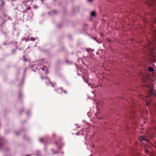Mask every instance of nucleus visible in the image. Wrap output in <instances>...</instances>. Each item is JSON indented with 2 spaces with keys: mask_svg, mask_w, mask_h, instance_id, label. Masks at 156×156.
I'll return each mask as SVG.
<instances>
[{
  "mask_svg": "<svg viewBox=\"0 0 156 156\" xmlns=\"http://www.w3.org/2000/svg\"><path fill=\"white\" fill-rule=\"evenodd\" d=\"M143 81H145L146 83L145 84L146 87L150 88L149 91L148 97L150 98V95L155 96L156 94V91L152 88V87L154 82V80L151 79H142Z\"/></svg>",
  "mask_w": 156,
  "mask_h": 156,
  "instance_id": "1",
  "label": "nucleus"
},
{
  "mask_svg": "<svg viewBox=\"0 0 156 156\" xmlns=\"http://www.w3.org/2000/svg\"><path fill=\"white\" fill-rule=\"evenodd\" d=\"M145 3L150 6H153L156 4V0H144Z\"/></svg>",
  "mask_w": 156,
  "mask_h": 156,
  "instance_id": "2",
  "label": "nucleus"
},
{
  "mask_svg": "<svg viewBox=\"0 0 156 156\" xmlns=\"http://www.w3.org/2000/svg\"><path fill=\"white\" fill-rule=\"evenodd\" d=\"M96 13L94 11H92L90 13V15L91 16H96Z\"/></svg>",
  "mask_w": 156,
  "mask_h": 156,
  "instance_id": "3",
  "label": "nucleus"
},
{
  "mask_svg": "<svg viewBox=\"0 0 156 156\" xmlns=\"http://www.w3.org/2000/svg\"><path fill=\"white\" fill-rule=\"evenodd\" d=\"M154 40H153V41L154 42H155V43H156V31H154Z\"/></svg>",
  "mask_w": 156,
  "mask_h": 156,
  "instance_id": "4",
  "label": "nucleus"
},
{
  "mask_svg": "<svg viewBox=\"0 0 156 156\" xmlns=\"http://www.w3.org/2000/svg\"><path fill=\"white\" fill-rule=\"evenodd\" d=\"M148 70L150 72H152L154 71V69L152 67H149L148 69Z\"/></svg>",
  "mask_w": 156,
  "mask_h": 156,
  "instance_id": "5",
  "label": "nucleus"
},
{
  "mask_svg": "<svg viewBox=\"0 0 156 156\" xmlns=\"http://www.w3.org/2000/svg\"><path fill=\"white\" fill-rule=\"evenodd\" d=\"M86 51L87 52H90L92 51V50L90 48H87L86 49Z\"/></svg>",
  "mask_w": 156,
  "mask_h": 156,
  "instance_id": "6",
  "label": "nucleus"
},
{
  "mask_svg": "<svg viewBox=\"0 0 156 156\" xmlns=\"http://www.w3.org/2000/svg\"><path fill=\"white\" fill-rule=\"evenodd\" d=\"M84 130V129H83L82 130H81L80 132V135H83L84 134V133L83 132V131Z\"/></svg>",
  "mask_w": 156,
  "mask_h": 156,
  "instance_id": "7",
  "label": "nucleus"
},
{
  "mask_svg": "<svg viewBox=\"0 0 156 156\" xmlns=\"http://www.w3.org/2000/svg\"><path fill=\"white\" fill-rule=\"evenodd\" d=\"M50 83H51V86L53 87H55V86L56 84L55 83L50 82Z\"/></svg>",
  "mask_w": 156,
  "mask_h": 156,
  "instance_id": "8",
  "label": "nucleus"
},
{
  "mask_svg": "<svg viewBox=\"0 0 156 156\" xmlns=\"http://www.w3.org/2000/svg\"><path fill=\"white\" fill-rule=\"evenodd\" d=\"M43 70H46V71H47V68L45 66H44L42 68Z\"/></svg>",
  "mask_w": 156,
  "mask_h": 156,
  "instance_id": "9",
  "label": "nucleus"
},
{
  "mask_svg": "<svg viewBox=\"0 0 156 156\" xmlns=\"http://www.w3.org/2000/svg\"><path fill=\"white\" fill-rule=\"evenodd\" d=\"M140 140H141V141H143L145 140L144 138V137H143L142 136L140 138Z\"/></svg>",
  "mask_w": 156,
  "mask_h": 156,
  "instance_id": "10",
  "label": "nucleus"
},
{
  "mask_svg": "<svg viewBox=\"0 0 156 156\" xmlns=\"http://www.w3.org/2000/svg\"><path fill=\"white\" fill-rule=\"evenodd\" d=\"M145 152L146 154L148 153L149 152V151L147 149L145 150Z\"/></svg>",
  "mask_w": 156,
  "mask_h": 156,
  "instance_id": "11",
  "label": "nucleus"
},
{
  "mask_svg": "<svg viewBox=\"0 0 156 156\" xmlns=\"http://www.w3.org/2000/svg\"><path fill=\"white\" fill-rule=\"evenodd\" d=\"M30 40L32 41H34L35 40V39L34 38L31 37L30 38Z\"/></svg>",
  "mask_w": 156,
  "mask_h": 156,
  "instance_id": "12",
  "label": "nucleus"
},
{
  "mask_svg": "<svg viewBox=\"0 0 156 156\" xmlns=\"http://www.w3.org/2000/svg\"><path fill=\"white\" fill-rule=\"evenodd\" d=\"M43 139L42 138H41L39 140L40 142H42L43 141Z\"/></svg>",
  "mask_w": 156,
  "mask_h": 156,
  "instance_id": "13",
  "label": "nucleus"
},
{
  "mask_svg": "<svg viewBox=\"0 0 156 156\" xmlns=\"http://www.w3.org/2000/svg\"><path fill=\"white\" fill-rule=\"evenodd\" d=\"M154 22L156 24V18H154Z\"/></svg>",
  "mask_w": 156,
  "mask_h": 156,
  "instance_id": "14",
  "label": "nucleus"
},
{
  "mask_svg": "<svg viewBox=\"0 0 156 156\" xmlns=\"http://www.w3.org/2000/svg\"><path fill=\"white\" fill-rule=\"evenodd\" d=\"M80 132H78L76 133V134L80 135Z\"/></svg>",
  "mask_w": 156,
  "mask_h": 156,
  "instance_id": "15",
  "label": "nucleus"
},
{
  "mask_svg": "<svg viewBox=\"0 0 156 156\" xmlns=\"http://www.w3.org/2000/svg\"><path fill=\"white\" fill-rule=\"evenodd\" d=\"M146 105L147 106L149 105V104L147 102H146Z\"/></svg>",
  "mask_w": 156,
  "mask_h": 156,
  "instance_id": "16",
  "label": "nucleus"
},
{
  "mask_svg": "<svg viewBox=\"0 0 156 156\" xmlns=\"http://www.w3.org/2000/svg\"><path fill=\"white\" fill-rule=\"evenodd\" d=\"M63 92L65 93V94H66L67 92H66V91L65 90H63Z\"/></svg>",
  "mask_w": 156,
  "mask_h": 156,
  "instance_id": "17",
  "label": "nucleus"
},
{
  "mask_svg": "<svg viewBox=\"0 0 156 156\" xmlns=\"http://www.w3.org/2000/svg\"><path fill=\"white\" fill-rule=\"evenodd\" d=\"M57 152H57V151H55V152H53V153H54V154H56V153H57Z\"/></svg>",
  "mask_w": 156,
  "mask_h": 156,
  "instance_id": "18",
  "label": "nucleus"
},
{
  "mask_svg": "<svg viewBox=\"0 0 156 156\" xmlns=\"http://www.w3.org/2000/svg\"><path fill=\"white\" fill-rule=\"evenodd\" d=\"M88 0L89 2H91L93 1V0Z\"/></svg>",
  "mask_w": 156,
  "mask_h": 156,
  "instance_id": "19",
  "label": "nucleus"
},
{
  "mask_svg": "<svg viewBox=\"0 0 156 156\" xmlns=\"http://www.w3.org/2000/svg\"><path fill=\"white\" fill-rule=\"evenodd\" d=\"M97 37H94V40H96L97 39Z\"/></svg>",
  "mask_w": 156,
  "mask_h": 156,
  "instance_id": "20",
  "label": "nucleus"
},
{
  "mask_svg": "<svg viewBox=\"0 0 156 156\" xmlns=\"http://www.w3.org/2000/svg\"><path fill=\"white\" fill-rule=\"evenodd\" d=\"M99 104V102H98V103H97V107H98V104Z\"/></svg>",
  "mask_w": 156,
  "mask_h": 156,
  "instance_id": "21",
  "label": "nucleus"
},
{
  "mask_svg": "<svg viewBox=\"0 0 156 156\" xmlns=\"http://www.w3.org/2000/svg\"><path fill=\"white\" fill-rule=\"evenodd\" d=\"M2 145V144H0V147Z\"/></svg>",
  "mask_w": 156,
  "mask_h": 156,
  "instance_id": "22",
  "label": "nucleus"
},
{
  "mask_svg": "<svg viewBox=\"0 0 156 156\" xmlns=\"http://www.w3.org/2000/svg\"><path fill=\"white\" fill-rule=\"evenodd\" d=\"M101 119V118H99V119L100 120V119Z\"/></svg>",
  "mask_w": 156,
  "mask_h": 156,
  "instance_id": "23",
  "label": "nucleus"
},
{
  "mask_svg": "<svg viewBox=\"0 0 156 156\" xmlns=\"http://www.w3.org/2000/svg\"><path fill=\"white\" fill-rule=\"evenodd\" d=\"M26 156H30V155H26Z\"/></svg>",
  "mask_w": 156,
  "mask_h": 156,
  "instance_id": "24",
  "label": "nucleus"
},
{
  "mask_svg": "<svg viewBox=\"0 0 156 156\" xmlns=\"http://www.w3.org/2000/svg\"><path fill=\"white\" fill-rule=\"evenodd\" d=\"M55 144H57V143L56 142V143H55Z\"/></svg>",
  "mask_w": 156,
  "mask_h": 156,
  "instance_id": "25",
  "label": "nucleus"
},
{
  "mask_svg": "<svg viewBox=\"0 0 156 156\" xmlns=\"http://www.w3.org/2000/svg\"><path fill=\"white\" fill-rule=\"evenodd\" d=\"M93 87V86H92V87H91L92 88Z\"/></svg>",
  "mask_w": 156,
  "mask_h": 156,
  "instance_id": "26",
  "label": "nucleus"
}]
</instances>
